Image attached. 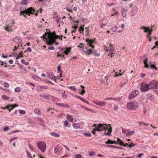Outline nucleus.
I'll list each match as a JSON object with an SVG mask.
<instances>
[{
    "label": "nucleus",
    "mask_w": 158,
    "mask_h": 158,
    "mask_svg": "<svg viewBox=\"0 0 158 158\" xmlns=\"http://www.w3.org/2000/svg\"><path fill=\"white\" fill-rule=\"evenodd\" d=\"M110 124L107 125L106 124L99 123L98 125L97 124L96 127L98 131H104V135L110 136L112 129V127L110 126Z\"/></svg>",
    "instance_id": "nucleus-1"
},
{
    "label": "nucleus",
    "mask_w": 158,
    "mask_h": 158,
    "mask_svg": "<svg viewBox=\"0 0 158 158\" xmlns=\"http://www.w3.org/2000/svg\"><path fill=\"white\" fill-rule=\"evenodd\" d=\"M47 31H49V33H48V39H46L47 44L49 45L53 44H54V40H56L59 37L58 35H56L55 31L53 32V33H50V31L48 29H46Z\"/></svg>",
    "instance_id": "nucleus-2"
},
{
    "label": "nucleus",
    "mask_w": 158,
    "mask_h": 158,
    "mask_svg": "<svg viewBox=\"0 0 158 158\" xmlns=\"http://www.w3.org/2000/svg\"><path fill=\"white\" fill-rule=\"evenodd\" d=\"M127 108L130 110H135L139 107V103L135 101H133L127 103Z\"/></svg>",
    "instance_id": "nucleus-3"
},
{
    "label": "nucleus",
    "mask_w": 158,
    "mask_h": 158,
    "mask_svg": "<svg viewBox=\"0 0 158 158\" xmlns=\"http://www.w3.org/2000/svg\"><path fill=\"white\" fill-rule=\"evenodd\" d=\"M140 29H143L144 30V32L148 33V34L147 35L146 37L149 38L150 35L152 34V32L153 31V30L151 29H150L149 27H146L144 26H142L140 28Z\"/></svg>",
    "instance_id": "nucleus-4"
},
{
    "label": "nucleus",
    "mask_w": 158,
    "mask_h": 158,
    "mask_svg": "<svg viewBox=\"0 0 158 158\" xmlns=\"http://www.w3.org/2000/svg\"><path fill=\"white\" fill-rule=\"evenodd\" d=\"M37 144L38 148L40 149L41 152L43 153L44 152L46 148L45 143L44 142H38Z\"/></svg>",
    "instance_id": "nucleus-5"
},
{
    "label": "nucleus",
    "mask_w": 158,
    "mask_h": 158,
    "mask_svg": "<svg viewBox=\"0 0 158 158\" xmlns=\"http://www.w3.org/2000/svg\"><path fill=\"white\" fill-rule=\"evenodd\" d=\"M139 94V92L137 90L133 91L130 93L128 96V99H131L138 95Z\"/></svg>",
    "instance_id": "nucleus-6"
},
{
    "label": "nucleus",
    "mask_w": 158,
    "mask_h": 158,
    "mask_svg": "<svg viewBox=\"0 0 158 158\" xmlns=\"http://www.w3.org/2000/svg\"><path fill=\"white\" fill-rule=\"evenodd\" d=\"M140 87L141 90L143 91H148L149 89L148 84L144 82L141 84Z\"/></svg>",
    "instance_id": "nucleus-7"
},
{
    "label": "nucleus",
    "mask_w": 158,
    "mask_h": 158,
    "mask_svg": "<svg viewBox=\"0 0 158 158\" xmlns=\"http://www.w3.org/2000/svg\"><path fill=\"white\" fill-rule=\"evenodd\" d=\"M109 46L111 47V48L109 49V48H108L105 45L104 46V49L106 50V51L108 52L109 50L110 54H108L109 56L110 55V54H113L114 50V47L112 46V45L111 44H109Z\"/></svg>",
    "instance_id": "nucleus-8"
},
{
    "label": "nucleus",
    "mask_w": 158,
    "mask_h": 158,
    "mask_svg": "<svg viewBox=\"0 0 158 158\" xmlns=\"http://www.w3.org/2000/svg\"><path fill=\"white\" fill-rule=\"evenodd\" d=\"M13 26H10L6 24L5 26L3 27V29L4 30L9 32H11L13 31L12 27Z\"/></svg>",
    "instance_id": "nucleus-9"
},
{
    "label": "nucleus",
    "mask_w": 158,
    "mask_h": 158,
    "mask_svg": "<svg viewBox=\"0 0 158 158\" xmlns=\"http://www.w3.org/2000/svg\"><path fill=\"white\" fill-rule=\"evenodd\" d=\"M149 89H156V80H154L152 81L148 84Z\"/></svg>",
    "instance_id": "nucleus-10"
},
{
    "label": "nucleus",
    "mask_w": 158,
    "mask_h": 158,
    "mask_svg": "<svg viewBox=\"0 0 158 158\" xmlns=\"http://www.w3.org/2000/svg\"><path fill=\"white\" fill-rule=\"evenodd\" d=\"M23 39L20 37L19 36L15 37L13 39V41L17 43L18 44L22 46Z\"/></svg>",
    "instance_id": "nucleus-11"
},
{
    "label": "nucleus",
    "mask_w": 158,
    "mask_h": 158,
    "mask_svg": "<svg viewBox=\"0 0 158 158\" xmlns=\"http://www.w3.org/2000/svg\"><path fill=\"white\" fill-rule=\"evenodd\" d=\"M86 41L87 43V45H89V47H91L92 48H94V46L92 45V44L95 42L94 40H91L87 39L86 40Z\"/></svg>",
    "instance_id": "nucleus-12"
},
{
    "label": "nucleus",
    "mask_w": 158,
    "mask_h": 158,
    "mask_svg": "<svg viewBox=\"0 0 158 158\" xmlns=\"http://www.w3.org/2000/svg\"><path fill=\"white\" fill-rule=\"evenodd\" d=\"M56 104L60 107H64L66 108H69L70 107L68 104L65 103H56Z\"/></svg>",
    "instance_id": "nucleus-13"
},
{
    "label": "nucleus",
    "mask_w": 158,
    "mask_h": 158,
    "mask_svg": "<svg viewBox=\"0 0 158 158\" xmlns=\"http://www.w3.org/2000/svg\"><path fill=\"white\" fill-rule=\"evenodd\" d=\"M94 102L95 104L100 106H105L106 103L105 102H102L100 101H94Z\"/></svg>",
    "instance_id": "nucleus-14"
},
{
    "label": "nucleus",
    "mask_w": 158,
    "mask_h": 158,
    "mask_svg": "<svg viewBox=\"0 0 158 158\" xmlns=\"http://www.w3.org/2000/svg\"><path fill=\"white\" fill-rule=\"evenodd\" d=\"M138 11V8L137 6L134 7L132 9L131 11V16H134L137 13Z\"/></svg>",
    "instance_id": "nucleus-15"
},
{
    "label": "nucleus",
    "mask_w": 158,
    "mask_h": 158,
    "mask_svg": "<svg viewBox=\"0 0 158 158\" xmlns=\"http://www.w3.org/2000/svg\"><path fill=\"white\" fill-rule=\"evenodd\" d=\"M61 149V147L57 145L55 147L54 152L57 154H59L60 153Z\"/></svg>",
    "instance_id": "nucleus-16"
},
{
    "label": "nucleus",
    "mask_w": 158,
    "mask_h": 158,
    "mask_svg": "<svg viewBox=\"0 0 158 158\" xmlns=\"http://www.w3.org/2000/svg\"><path fill=\"white\" fill-rule=\"evenodd\" d=\"M28 15H30V14H33L34 13L35 10L32 7H30L27 9Z\"/></svg>",
    "instance_id": "nucleus-17"
},
{
    "label": "nucleus",
    "mask_w": 158,
    "mask_h": 158,
    "mask_svg": "<svg viewBox=\"0 0 158 158\" xmlns=\"http://www.w3.org/2000/svg\"><path fill=\"white\" fill-rule=\"evenodd\" d=\"M71 48L68 47L65 48V49L64 51V53L66 55H68L69 53L71 51Z\"/></svg>",
    "instance_id": "nucleus-18"
},
{
    "label": "nucleus",
    "mask_w": 158,
    "mask_h": 158,
    "mask_svg": "<svg viewBox=\"0 0 158 158\" xmlns=\"http://www.w3.org/2000/svg\"><path fill=\"white\" fill-rule=\"evenodd\" d=\"M34 113L38 115H40L41 114V111L38 108H35V109Z\"/></svg>",
    "instance_id": "nucleus-19"
},
{
    "label": "nucleus",
    "mask_w": 158,
    "mask_h": 158,
    "mask_svg": "<svg viewBox=\"0 0 158 158\" xmlns=\"http://www.w3.org/2000/svg\"><path fill=\"white\" fill-rule=\"evenodd\" d=\"M127 11L124 8L122 9L121 10V13L122 14L123 16V17H125L127 15Z\"/></svg>",
    "instance_id": "nucleus-20"
},
{
    "label": "nucleus",
    "mask_w": 158,
    "mask_h": 158,
    "mask_svg": "<svg viewBox=\"0 0 158 158\" xmlns=\"http://www.w3.org/2000/svg\"><path fill=\"white\" fill-rule=\"evenodd\" d=\"M86 51L84 50L85 53H86L87 54L89 55L91 53H92V50L91 49H86Z\"/></svg>",
    "instance_id": "nucleus-21"
},
{
    "label": "nucleus",
    "mask_w": 158,
    "mask_h": 158,
    "mask_svg": "<svg viewBox=\"0 0 158 158\" xmlns=\"http://www.w3.org/2000/svg\"><path fill=\"white\" fill-rule=\"evenodd\" d=\"M135 133V131H129L127 133L126 136H130L132 135Z\"/></svg>",
    "instance_id": "nucleus-22"
},
{
    "label": "nucleus",
    "mask_w": 158,
    "mask_h": 158,
    "mask_svg": "<svg viewBox=\"0 0 158 158\" xmlns=\"http://www.w3.org/2000/svg\"><path fill=\"white\" fill-rule=\"evenodd\" d=\"M84 25H82L80 27L79 29V31L81 33H82L83 35L84 34Z\"/></svg>",
    "instance_id": "nucleus-23"
},
{
    "label": "nucleus",
    "mask_w": 158,
    "mask_h": 158,
    "mask_svg": "<svg viewBox=\"0 0 158 158\" xmlns=\"http://www.w3.org/2000/svg\"><path fill=\"white\" fill-rule=\"evenodd\" d=\"M67 118L70 122H73V118L71 115L68 114L67 115Z\"/></svg>",
    "instance_id": "nucleus-24"
},
{
    "label": "nucleus",
    "mask_w": 158,
    "mask_h": 158,
    "mask_svg": "<svg viewBox=\"0 0 158 158\" xmlns=\"http://www.w3.org/2000/svg\"><path fill=\"white\" fill-rule=\"evenodd\" d=\"M147 98L150 100L152 101L153 99V96L152 94H148L147 95Z\"/></svg>",
    "instance_id": "nucleus-25"
},
{
    "label": "nucleus",
    "mask_w": 158,
    "mask_h": 158,
    "mask_svg": "<svg viewBox=\"0 0 158 158\" xmlns=\"http://www.w3.org/2000/svg\"><path fill=\"white\" fill-rule=\"evenodd\" d=\"M106 143H110V144H116L117 143L116 141H112L109 139H108V141L105 142Z\"/></svg>",
    "instance_id": "nucleus-26"
},
{
    "label": "nucleus",
    "mask_w": 158,
    "mask_h": 158,
    "mask_svg": "<svg viewBox=\"0 0 158 158\" xmlns=\"http://www.w3.org/2000/svg\"><path fill=\"white\" fill-rule=\"evenodd\" d=\"M112 14L111 15V16H113L114 15V14H116L118 16L119 14V12L115 10L114 9H112Z\"/></svg>",
    "instance_id": "nucleus-27"
},
{
    "label": "nucleus",
    "mask_w": 158,
    "mask_h": 158,
    "mask_svg": "<svg viewBox=\"0 0 158 158\" xmlns=\"http://www.w3.org/2000/svg\"><path fill=\"white\" fill-rule=\"evenodd\" d=\"M48 32H45V33L43 35V36H41V38L43 37V39H45V41L47 43V41L46 39H48V38H46L47 36L48 35Z\"/></svg>",
    "instance_id": "nucleus-28"
},
{
    "label": "nucleus",
    "mask_w": 158,
    "mask_h": 158,
    "mask_svg": "<svg viewBox=\"0 0 158 158\" xmlns=\"http://www.w3.org/2000/svg\"><path fill=\"white\" fill-rule=\"evenodd\" d=\"M23 55L22 54V52L21 51V52L19 53L16 56V59H19V58L21 57H23Z\"/></svg>",
    "instance_id": "nucleus-29"
},
{
    "label": "nucleus",
    "mask_w": 158,
    "mask_h": 158,
    "mask_svg": "<svg viewBox=\"0 0 158 158\" xmlns=\"http://www.w3.org/2000/svg\"><path fill=\"white\" fill-rule=\"evenodd\" d=\"M89 27H86L85 28V32L86 33L85 35L87 37L89 36Z\"/></svg>",
    "instance_id": "nucleus-30"
},
{
    "label": "nucleus",
    "mask_w": 158,
    "mask_h": 158,
    "mask_svg": "<svg viewBox=\"0 0 158 158\" xmlns=\"http://www.w3.org/2000/svg\"><path fill=\"white\" fill-rule=\"evenodd\" d=\"M148 61V58H147L143 61V63L144 64L145 67L146 68H148L149 67V66L147 64Z\"/></svg>",
    "instance_id": "nucleus-31"
},
{
    "label": "nucleus",
    "mask_w": 158,
    "mask_h": 158,
    "mask_svg": "<svg viewBox=\"0 0 158 158\" xmlns=\"http://www.w3.org/2000/svg\"><path fill=\"white\" fill-rule=\"evenodd\" d=\"M51 135L52 136L57 137H60L59 134L56 133L51 132Z\"/></svg>",
    "instance_id": "nucleus-32"
},
{
    "label": "nucleus",
    "mask_w": 158,
    "mask_h": 158,
    "mask_svg": "<svg viewBox=\"0 0 158 158\" xmlns=\"http://www.w3.org/2000/svg\"><path fill=\"white\" fill-rule=\"evenodd\" d=\"M93 126L95 127V128H94V129L92 131V133H93V134L94 135H95V131H98V129H97V128L96 127L97 124H94V125Z\"/></svg>",
    "instance_id": "nucleus-33"
},
{
    "label": "nucleus",
    "mask_w": 158,
    "mask_h": 158,
    "mask_svg": "<svg viewBox=\"0 0 158 158\" xmlns=\"http://www.w3.org/2000/svg\"><path fill=\"white\" fill-rule=\"evenodd\" d=\"M137 123L143 125L145 126H147L148 125V123H145L143 121L137 122Z\"/></svg>",
    "instance_id": "nucleus-34"
},
{
    "label": "nucleus",
    "mask_w": 158,
    "mask_h": 158,
    "mask_svg": "<svg viewBox=\"0 0 158 158\" xmlns=\"http://www.w3.org/2000/svg\"><path fill=\"white\" fill-rule=\"evenodd\" d=\"M117 140L119 144L121 145H123V143L119 138H118Z\"/></svg>",
    "instance_id": "nucleus-35"
},
{
    "label": "nucleus",
    "mask_w": 158,
    "mask_h": 158,
    "mask_svg": "<svg viewBox=\"0 0 158 158\" xmlns=\"http://www.w3.org/2000/svg\"><path fill=\"white\" fill-rule=\"evenodd\" d=\"M21 61L22 63L26 65H28L29 64V62H26L25 60L23 59H22L21 60Z\"/></svg>",
    "instance_id": "nucleus-36"
},
{
    "label": "nucleus",
    "mask_w": 158,
    "mask_h": 158,
    "mask_svg": "<svg viewBox=\"0 0 158 158\" xmlns=\"http://www.w3.org/2000/svg\"><path fill=\"white\" fill-rule=\"evenodd\" d=\"M68 88L69 89H70L74 91H75L77 90V89L76 88V87L74 86H69L68 87Z\"/></svg>",
    "instance_id": "nucleus-37"
},
{
    "label": "nucleus",
    "mask_w": 158,
    "mask_h": 158,
    "mask_svg": "<svg viewBox=\"0 0 158 158\" xmlns=\"http://www.w3.org/2000/svg\"><path fill=\"white\" fill-rule=\"evenodd\" d=\"M108 147H109L112 148H118L120 149H121V148L119 147H118V146H115L113 145H109Z\"/></svg>",
    "instance_id": "nucleus-38"
},
{
    "label": "nucleus",
    "mask_w": 158,
    "mask_h": 158,
    "mask_svg": "<svg viewBox=\"0 0 158 158\" xmlns=\"http://www.w3.org/2000/svg\"><path fill=\"white\" fill-rule=\"evenodd\" d=\"M2 97L3 99H5V100H8L9 98L8 97L5 95H2Z\"/></svg>",
    "instance_id": "nucleus-39"
},
{
    "label": "nucleus",
    "mask_w": 158,
    "mask_h": 158,
    "mask_svg": "<svg viewBox=\"0 0 158 158\" xmlns=\"http://www.w3.org/2000/svg\"><path fill=\"white\" fill-rule=\"evenodd\" d=\"M73 126L74 128L76 129L79 128V125L77 123H73Z\"/></svg>",
    "instance_id": "nucleus-40"
},
{
    "label": "nucleus",
    "mask_w": 158,
    "mask_h": 158,
    "mask_svg": "<svg viewBox=\"0 0 158 158\" xmlns=\"http://www.w3.org/2000/svg\"><path fill=\"white\" fill-rule=\"evenodd\" d=\"M136 145V144H134L133 143H131L129 145L128 147H129L130 148H131L132 147H135Z\"/></svg>",
    "instance_id": "nucleus-41"
},
{
    "label": "nucleus",
    "mask_w": 158,
    "mask_h": 158,
    "mask_svg": "<svg viewBox=\"0 0 158 158\" xmlns=\"http://www.w3.org/2000/svg\"><path fill=\"white\" fill-rule=\"evenodd\" d=\"M15 91L16 92H19L20 91V88L19 87H17L15 89Z\"/></svg>",
    "instance_id": "nucleus-42"
},
{
    "label": "nucleus",
    "mask_w": 158,
    "mask_h": 158,
    "mask_svg": "<svg viewBox=\"0 0 158 158\" xmlns=\"http://www.w3.org/2000/svg\"><path fill=\"white\" fill-rule=\"evenodd\" d=\"M10 129V127L8 126L5 127L3 129V131H7Z\"/></svg>",
    "instance_id": "nucleus-43"
},
{
    "label": "nucleus",
    "mask_w": 158,
    "mask_h": 158,
    "mask_svg": "<svg viewBox=\"0 0 158 158\" xmlns=\"http://www.w3.org/2000/svg\"><path fill=\"white\" fill-rule=\"evenodd\" d=\"M42 9H40L39 10H38L36 12L35 14V15L37 16L38 15V13L39 12H40V13H41L42 11Z\"/></svg>",
    "instance_id": "nucleus-44"
},
{
    "label": "nucleus",
    "mask_w": 158,
    "mask_h": 158,
    "mask_svg": "<svg viewBox=\"0 0 158 158\" xmlns=\"http://www.w3.org/2000/svg\"><path fill=\"white\" fill-rule=\"evenodd\" d=\"M22 4L26 5L27 4V0H23L21 2Z\"/></svg>",
    "instance_id": "nucleus-45"
},
{
    "label": "nucleus",
    "mask_w": 158,
    "mask_h": 158,
    "mask_svg": "<svg viewBox=\"0 0 158 158\" xmlns=\"http://www.w3.org/2000/svg\"><path fill=\"white\" fill-rule=\"evenodd\" d=\"M37 89L38 91H40L42 90L43 88L41 86H39L37 87Z\"/></svg>",
    "instance_id": "nucleus-46"
},
{
    "label": "nucleus",
    "mask_w": 158,
    "mask_h": 158,
    "mask_svg": "<svg viewBox=\"0 0 158 158\" xmlns=\"http://www.w3.org/2000/svg\"><path fill=\"white\" fill-rule=\"evenodd\" d=\"M29 148L32 151H34V148L33 146H32L30 144L29 146Z\"/></svg>",
    "instance_id": "nucleus-47"
},
{
    "label": "nucleus",
    "mask_w": 158,
    "mask_h": 158,
    "mask_svg": "<svg viewBox=\"0 0 158 158\" xmlns=\"http://www.w3.org/2000/svg\"><path fill=\"white\" fill-rule=\"evenodd\" d=\"M27 155L28 157L29 158H33L32 156L31 155L29 152L27 151Z\"/></svg>",
    "instance_id": "nucleus-48"
},
{
    "label": "nucleus",
    "mask_w": 158,
    "mask_h": 158,
    "mask_svg": "<svg viewBox=\"0 0 158 158\" xmlns=\"http://www.w3.org/2000/svg\"><path fill=\"white\" fill-rule=\"evenodd\" d=\"M17 105H12V108H11L10 109H8V110L9 111V112H10L11 110H12L15 107H17Z\"/></svg>",
    "instance_id": "nucleus-49"
},
{
    "label": "nucleus",
    "mask_w": 158,
    "mask_h": 158,
    "mask_svg": "<svg viewBox=\"0 0 158 158\" xmlns=\"http://www.w3.org/2000/svg\"><path fill=\"white\" fill-rule=\"evenodd\" d=\"M85 92V90L84 89H82V91L81 92H80L79 93L82 95H84Z\"/></svg>",
    "instance_id": "nucleus-50"
},
{
    "label": "nucleus",
    "mask_w": 158,
    "mask_h": 158,
    "mask_svg": "<svg viewBox=\"0 0 158 158\" xmlns=\"http://www.w3.org/2000/svg\"><path fill=\"white\" fill-rule=\"evenodd\" d=\"M105 100H116L115 98H105Z\"/></svg>",
    "instance_id": "nucleus-51"
},
{
    "label": "nucleus",
    "mask_w": 158,
    "mask_h": 158,
    "mask_svg": "<svg viewBox=\"0 0 158 158\" xmlns=\"http://www.w3.org/2000/svg\"><path fill=\"white\" fill-rule=\"evenodd\" d=\"M4 86L5 87L7 88V87H9V84L8 83H7V82H5L4 83Z\"/></svg>",
    "instance_id": "nucleus-52"
},
{
    "label": "nucleus",
    "mask_w": 158,
    "mask_h": 158,
    "mask_svg": "<svg viewBox=\"0 0 158 158\" xmlns=\"http://www.w3.org/2000/svg\"><path fill=\"white\" fill-rule=\"evenodd\" d=\"M94 152L93 151L89 152V155L90 156H92L94 155Z\"/></svg>",
    "instance_id": "nucleus-53"
},
{
    "label": "nucleus",
    "mask_w": 158,
    "mask_h": 158,
    "mask_svg": "<svg viewBox=\"0 0 158 158\" xmlns=\"http://www.w3.org/2000/svg\"><path fill=\"white\" fill-rule=\"evenodd\" d=\"M82 156L81 155L78 154L75 156L76 158H81Z\"/></svg>",
    "instance_id": "nucleus-54"
},
{
    "label": "nucleus",
    "mask_w": 158,
    "mask_h": 158,
    "mask_svg": "<svg viewBox=\"0 0 158 158\" xmlns=\"http://www.w3.org/2000/svg\"><path fill=\"white\" fill-rule=\"evenodd\" d=\"M150 67L152 68L155 69L156 70V68L155 65L152 64L150 65Z\"/></svg>",
    "instance_id": "nucleus-55"
},
{
    "label": "nucleus",
    "mask_w": 158,
    "mask_h": 158,
    "mask_svg": "<svg viewBox=\"0 0 158 158\" xmlns=\"http://www.w3.org/2000/svg\"><path fill=\"white\" fill-rule=\"evenodd\" d=\"M57 70L58 71V72L60 73H61L62 72L61 71H60V65H59L57 67Z\"/></svg>",
    "instance_id": "nucleus-56"
},
{
    "label": "nucleus",
    "mask_w": 158,
    "mask_h": 158,
    "mask_svg": "<svg viewBox=\"0 0 158 158\" xmlns=\"http://www.w3.org/2000/svg\"><path fill=\"white\" fill-rule=\"evenodd\" d=\"M106 24V22H105V23H101V26H101V28L103 27Z\"/></svg>",
    "instance_id": "nucleus-57"
},
{
    "label": "nucleus",
    "mask_w": 158,
    "mask_h": 158,
    "mask_svg": "<svg viewBox=\"0 0 158 158\" xmlns=\"http://www.w3.org/2000/svg\"><path fill=\"white\" fill-rule=\"evenodd\" d=\"M117 29V27H114L112 28L111 30L113 32H115L116 31Z\"/></svg>",
    "instance_id": "nucleus-58"
},
{
    "label": "nucleus",
    "mask_w": 158,
    "mask_h": 158,
    "mask_svg": "<svg viewBox=\"0 0 158 158\" xmlns=\"http://www.w3.org/2000/svg\"><path fill=\"white\" fill-rule=\"evenodd\" d=\"M69 124V122L68 121H64V125L65 127H67Z\"/></svg>",
    "instance_id": "nucleus-59"
},
{
    "label": "nucleus",
    "mask_w": 158,
    "mask_h": 158,
    "mask_svg": "<svg viewBox=\"0 0 158 158\" xmlns=\"http://www.w3.org/2000/svg\"><path fill=\"white\" fill-rule=\"evenodd\" d=\"M84 45V44L83 43H81L80 45L78 46V47L82 48V47H83Z\"/></svg>",
    "instance_id": "nucleus-60"
},
{
    "label": "nucleus",
    "mask_w": 158,
    "mask_h": 158,
    "mask_svg": "<svg viewBox=\"0 0 158 158\" xmlns=\"http://www.w3.org/2000/svg\"><path fill=\"white\" fill-rule=\"evenodd\" d=\"M20 45L18 44V45L17 46H15V47H14V49H13V50L14 51H15V50H16L18 48V47H19L20 46Z\"/></svg>",
    "instance_id": "nucleus-61"
},
{
    "label": "nucleus",
    "mask_w": 158,
    "mask_h": 158,
    "mask_svg": "<svg viewBox=\"0 0 158 158\" xmlns=\"http://www.w3.org/2000/svg\"><path fill=\"white\" fill-rule=\"evenodd\" d=\"M19 113L21 114H24L25 113V112L23 110H20Z\"/></svg>",
    "instance_id": "nucleus-62"
},
{
    "label": "nucleus",
    "mask_w": 158,
    "mask_h": 158,
    "mask_svg": "<svg viewBox=\"0 0 158 158\" xmlns=\"http://www.w3.org/2000/svg\"><path fill=\"white\" fill-rule=\"evenodd\" d=\"M48 49L49 50H53L55 49V48L53 46H50L48 48Z\"/></svg>",
    "instance_id": "nucleus-63"
},
{
    "label": "nucleus",
    "mask_w": 158,
    "mask_h": 158,
    "mask_svg": "<svg viewBox=\"0 0 158 158\" xmlns=\"http://www.w3.org/2000/svg\"><path fill=\"white\" fill-rule=\"evenodd\" d=\"M85 135L88 137H91V135L89 133H85Z\"/></svg>",
    "instance_id": "nucleus-64"
}]
</instances>
